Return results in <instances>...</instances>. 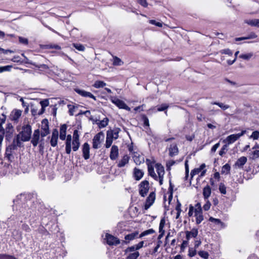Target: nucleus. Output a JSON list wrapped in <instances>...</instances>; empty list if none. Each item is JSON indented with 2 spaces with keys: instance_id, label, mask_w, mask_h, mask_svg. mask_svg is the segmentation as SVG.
I'll list each match as a JSON object with an SVG mask.
<instances>
[{
  "instance_id": "nucleus-1",
  "label": "nucleus",
  "mask_w": 259,
  "mask_h": 259,
  "mask_svg": "<svg viewBox=\"0 0 259 259\" xmlns=\"http://www.w3.org/2000/svg\"><path fill=\"white\" fill-rule=\"evenodd\" d=\"M79 135L78 130H75L73 132V136L68 135L65 142V151L68 154L71 152V148L74 151L78 150L80 147Z\"/></svg>"
},
{
  "instance_id": "nucleus-2",
  "label": "nucleus",
  "mask_w": 259,
  "mask_h": 259,
  "mask_svg": "<svg viewBox=\"0 0 259 259\" xmlns=\"http://www.w3.org/2000/svg\"><path fill=\"white\" fill-rule=\"evenodd\" d=\"M194 214L196 219V223L198 225L203 220V215L202 214V210L201 204L199 202L197 203L194 206L190 205L189 207L188 215L191 217Z\"/></svg>"
},
{
  "instance_id": "nucleus-3",
  "label": "nucleus",
  "mask_w": 259,
  "mask_h": 259,
  "mask_svg": "<svg viewBox=\"0 0 259 259\" xmlns=\"http://www.w3.org/2000/svg\"><path fill=\"white\" fill-rule=\"evenodd\" d=\"M31 132L30 125L27 124L24 126L22 132L19 134L21 137V140L24 142L29 141L31 138Z\"/></svg>"
},
{
  "instance_id": "nucleus-4",
  "label": "nucleus",
  "mask_w": 259,
  "mask_h": 259,
  "mask_svg": "<svg viewBox=\"0 0 259 259\" xmlns=\"http://www.w3.org/2000/svg\"><path fill=\"white\" fill-rule=\"evenodd\" d=\"M246 131L245 130H243L240 133L231 135L228 136L225 140H224L223 142L225 143L228 145L233 144L237 140H238L241 137L243 136L246 133Z\"/></svg>"
},
{
  "instance_id": "nucleus-5",
  "label": "nucleus",
  "mask_w": 259,
  "mask_h": 259,
  "mask_svg": "<svg viewBox=\"0 0 259 259\" xmlns=\"http://www.w3.org/2000/svg\"><path fill=\"white\" fill-rule=\"evenodd\" d=\"M104 134L102 132H100L96 134L93 139V148L94 149H98L100 147L101 143L104 141Z\"/></svg>"
},
{
  "instance_id": "nucleus-6",
  "label": "nucleus",
  "mask_w": 259,
  "mask_h": 259,
  "mask_svg": "<svg viewBox=\"0 0 259 259\" xmlns=\"http://www.w3.org/2000/svg\"><path fill=\"white\" fill-rule=\"evenodd\" d=\"M109 98L110 101L119 108L125 109L127 111L131 110L130 108L123 101L113 96H111Z\"/></svg>"
},
{
  "instance_id": "nucleus-7",
  "label": "nucleus",
  "mask_w": 259,
  "mask_h": 259,
  "mask_svg": "<svg viewBox=\"0 0 259 259\" xmlns=\"http://www.w3.org/2000/svg\"><path fill=\"white\" fill-rule=\"evenodd\" d=\"M21 137L18 135L16 139L13 140V144L6 149V154L7 155H11V150H15L17 149V147L21 146V143L20 142Z\"/></svg>"
},
{
  "instance_id": "nucleus-8",
  "label": "nucleus",
  "mask_w": 259,
  "mask_h": 259,
  "mask_svg": "<svg viewBox=\"0 0 259 259\" xmlns=\"http://www.w3.org/2000/svg\"><path fill=\"white\" fill-rule=\"evenodd\" d=\"M6 116L4 114L0 115V152L2 148V142L4 140L5 135V130L3 127V124L5 122Z\"/></svg>"
},
{
  "instance_id": "nucleus-9",
  "label": "nucleus",
  "mask_w": 259,
  "mask_h": 259,
  "mask_svg": "<svg viewBox=\"0 0 259 259\" xmlns=\"http://www.w3.org/2000/svg\"><path fill=\"white\" fill-rule=\"evenodd\" d=\"M149 189V183L148 181L144 180L141 182L139 185V193L142 197H145Z\"/></svg>"
},
{
  "instance_id": "nucleus-10",
  "label": "nucleus",
  "mask_w": 259,
  "mask_h": 259,
  "mask_svg": "<svg viewBox=\"0 0 259 259\" xmlns=\"http://www.w3.org/2000/svg\"><path fill=\"white\" fill-rule=\"evenodd\" d=\"M49 121L47 119H44L41 122V137L44 138L50 133Z\"/></svg>"
},
{
  "instance_id": "nucleus-11",
  "label": "nucleus",
  "mask_w": 259,
  "mask_h": 259,
  "mask_svg": "<svg viewBox=\"0 0 259 259\" xmlns=\"http://www.w3.org/2000/svg\"><path fill=\"white\" fill-rule=\"evenodd\" d=\"M155 168L156 172L158 175V179L160 185L163 184V176L165 173L164 167L160 164L157 163L155 164Z\"/></svg>"
},
{
  "instance_id": "nucleus-12",
  "label": "nucleus",
  "mask_w": 259,
  "mask_h": 259,
  "mask_svg": "<svg viewBox=\"0 0 259 259\" xmlns=\"http://www.w3.org/2000/svg\"><path fill=\"white\" fill-rule=\"evenodd\" d=\"M205 164L202 163L199 167L195 168L193 169L190 174L191 178L200 172H201L200 177H203L205 175L206 171V170L205 169Z\"/></svg>"
},
{
  "instance_id": "nucleus-13",
  "label": "nucleus",
  "mask_w": 259,
  "mask_h": 259,
  "mask_svg": "<svg viewBox=\"0 0 259 259\" xmlns=\"http://www.w3.org/2000/svg\"><path fill=\"white\" fill-rule=\"evenodd\" d=\"M105 239L109 245H117L120 242V240L117 237L109 234H106Z\"/></svg>"
},
{
  "instance_id": "nucleus-14",
  "label": "nucleus",
  "mask_w": 259,
  "mask_h": 259,
  "mask_svg": "<svg viewBox=\"0 0 259 259\" xmlns=\"http://www.w3.org/2000/svg\"><path fill=\"white\" fill-rule=\"evenodd\" d=\"M22 111L19 109H15L10 115V119L15 123H18L19 119L22 115Z\"/></svg>"
},
{
  "instance_id": "nucleus-15",
  "label": "nucleus",
  "mask_w": 259,
  "mask_h": 259,
  "mask_svg": "<svg viewBox=\"0 0 259 259\" xmlns=\"http://www.w3.org/2000/svg\"><path fill=\"white\" fill-rule=\"evenodd\" d=\"M41 133L39 129L34 131L31 140V143L34 147H36L40 141Z\"/></svg>"
},
{
  "instance_id": "nucleus-16",
  "label": "nucleus",
  "mask_w": 259,
  "mask_h": 259,
  "mask_svg": "<svg viewBox=\"0 0 259 259\" xmlns=\"http://www.w3.org/2000/svg\"><path fill=\"white\" fill-rule=\"evenodd\" d=\"M155 199V194L154 192H151L146 199L145 204V209H148L154 203Z\"/></svg>"
},
{
  "instance_id": "nucleus-17",
  "label": "nucleus",
  "mask_w": 259,
  "mask_h": 259,
  "mask_svg": "<svg viewBox=\"0 0 259 259\" xmlns=\"http://www.w3.org/2000/svg\"><path fill=\"white\" fill-rule=\"evenodd\" d=\"M58 131L57 129H54L52 132L51 139L50 141L52 147H55L57 145L58 139Z\"/></svg>"
},
{
  "instance_id": "nucleus-18",
  "label": "nucleus",
  "mask_w": 259,
  "mask_h": 259,
  "mask_svg": "<svg viewBox=\"0 0 259 259\" xmlns=\"http://www.w3.org/2000/svg\"><path fill=\"white\" fill-rule=\"evenodd\" d=\"M90 145L88 143H85L83 144L82 148V156L85 160L90 158Z\"/></svg>"
},
{
  "instance_id": "nucleus-19",
  "label": "nucleus",
  "mask_w": 259,
  "mask_h": 259,
  "mask_svg": "<svg viewBox=\"0 0 259 259\" xmlns=\"http://www.w3.org/2000/svg\"><path fill=\"white\" fill-rule=\"evenodd\" d=\"M134 162L137 165H140L144 162V156L138 152H134L133 155Z\"/></svg>"
},
{
  "instance_id": "nucleus-20",
  "label": "nucleus",
  "mask_w": 259,
  "mask_h": 259,
  "mask_svg": "<svg viewBox=\"0 0 259 259\" xmlns=\"http://www.w3.org/2000/svg\"><path fill=\"white\" fill-rule=\"evenodd\" d=\"M119 155L118 148L116 145H113L111 149L110 153V158L111 160H114L117 158Z\"/></svg>"
},
{
  "instance_id": "nucleus-21",
  "label": "nucleus",
  "mask_w": 259,
  "mask_h": 259,
  "mask_svg": "<svg viewBox=\"0 0 259 259\" xmlns=\"http://www.w3.org/2000/svg\"><path fill=\"white\" fill-rule=\"evenodd\" d=\"M75 91L77 94L82 97H89L94 99V100H96V97L90 92L80 89H75Z\"/></svg>"
},
{
  "instance_id": "nucleus-22",
  "label": "nucleus",
  "mask_w": 259,
  "mask_h": 259,
  "mask_svg": "<svg viewBox=\"0 0 259 259\" xmlns=\"http://www.w3.org/2000/svg\"><path fill=\"white\" fill-rule=\"evenodd\" d=\"M185 233L186 239L189 241L192 238H196L198 235V231L197 229L193 228L190 231H186Z\"/></svg>"
},
{
  "instance_id": "nucleus-23",
  "label": "nucleus",
  "mask_w": 259,
  "mask_h": 259,
  "mask_svg": "<svg viewBox=\"0 0 259 259\" xmlns=\"http://www.w3.org/2000/svg\"><path fill=\"white\" fill-rule=\"evenodd\" d=\"M144 242L142 241L137 244L128 247L126 248V252H133L135 250H138L144 246Z\"/></svg>"
},
{
  "instance_id": "nucleus-24",
  "label": "nucleus",
  "mask_w": 259,
  "mask_h": 259,
  "mask_svg": "<svg viewBox=\"0 0 259 259\" xmlns=\"http://www.w3.org/2000/svg\"><path fill=\"white\" fill-rule=\"evenodd\" d=\"M247 162V158L245 156L240 157L234 165L235 168H242L243 166Z\"/></svg>"
},
{
  "instance_id": "nucleus-25",
  "label": "nucleus",
  "mask_w": 259,
  "mask_h": 259,
  "mask_svg": "<svg viewBox=\"0 0 259 259\" xmlns=\"http://www.w3.org/2000/svg\"><path fill=\"white\" fill-rule=\"evenodd\" d=\"M66 130H67V126L66 124H63L61 126L60 128V139L61 140H65L66 139V138H67L66 136Z\"/></svg>"
},
{
  "instance_id": "nucleus-26",
  "label": "nucleus",
  "mask_w": 259,
  "mask_h": 259,
  "mask_svg": "<svg viewBox=\"0 0 259 259\" xmlns=\"http://www.w3.org/2000/svg\"><path fill=\"white\" fill-rule=\"evenodd\" d=\"M124 252L127 254L126 259H137L140 255V253L137 250L133 252H126L125 249Z\"/></svg>"
},
{
  "instance_id": "nucleus-27",
  "label": "nucleus",
  "mask_w": 259,
  "mask_h": 259,
  "mask_svg": "<svg viewBox=\"0 0 259 259\" xmlns=\"http://www.w3.org/2000/svg\"><path fill=\"white\" fill-rule=\"evenodd\" d=\"M211 193V188L209 186L207 185L203 188V195L205 199H207L210 196Z\"/></svg>"
},
{
  "instance_id": "nucleus-28",
  "label": "nucleus",
  "mask_w": 259,
  "mask_h": 259,
  "mask_svg": "<svg viewBox=\"0 0 259 259\" xmlns=\"http://www.w3.org/2000/svg\"><path fill=\"white\" fill-rule=\"evenodd\" d=\"M134 174L135 179L136 180H140L143 177L144 172L142 171V170L138 168H135Z\"/></svg>"
},
{
  "instance_id": "nucleus-29",
  "label": "nucleus",
  "mask_w": 259,
  "mask_h": 259,
  "mask_svg": "<svg viewBox=\"0 0 259 259\" xmlns=\"http://www.w3.org/2000/svg\"><path fill=\"white\" fill-rule=\"evenodd\" d=\"M130 157L127 155H124L122 159L119 161L118 166L119 167H123L129 161Z\"/></svg>"
},
{
  "instance_id": "nucleus-30",
  "label": "nucleus",
  "mask_w": 259,
  "mask_h": 259,
  "mask_svg": "<svg viewBox=\"0 0 259 259\" xmlns=\"http://www.w3.org/2000/svg\"><path fill=\"white\" fill-rule=\"evenodd\" d=\"M138 235V232H135L130 234L126 235L124 237V239L126 240H128V242L123 241L124 243H128L130 241L133 240L135 239Z\"/></svg>"
},
{
  "instance_id": "nucleus-31",
  "label": "nucleus",
  "mask_w": 259,
  "mask_h": 259,
  "mask_svg": "<svg viewBox=\"0 0 259 259\" xmlns=\"http://www.w3.org/2000/svg\"><path fill=\"white\" fill-rule=\"evenodd\" d=\"M245 22L251 26H255L259 27V19H249L245 21Z\"/></svg>"
},
{
  "instance_id": "nucleus-32",
  "label": "nucleus",
  "mask_w": 259,
  "mask_h": 259,
  "mask_svg": "<svg viewBox=\"0 0 259 259\" xmlns=\"http://www.w3.org/2000/svg\"><path fill=\"white\" fill-rule=\"evenodd\" d=\"M119 131V130L118 128H116L113 130L107 131V134H109L110 137L112 139H117L118 138Z\"/></svg>"
},
{
  "instance_id": "nucleus-33",
  "label": "nucleus",
  "mask_w": 259,
  "mask_h": 259,
  "mask_svg": "<svg viewBox=\"0 0 259 259\" xmlns=\"http://www.w3.org/2000/svg\"><path fill=\"white\" fill-rule=\"evenodd\" d=\"M169 155L171 156L177 155L178 153V148L176 145H171L169 148Z\"/></svg>"
},
{
  "instance_id": "nucleus-34",
  "label": "nucleus",
  "mask_w": 259,
  "mask_h": 259,
  "mask_svg": "<svg viewBox=\"0 0 259 259\" xmlns=\"http://www.w3.org/2000/svg\"><path fill=\"white\" fill-rule=\"evenodd\" d=\"M106 85V83L104 82L103 81L101 80H97L95 82L93 86L96 88V89H99L101 88H103Z\"/></svg>"
},
{
  "instance_id": "nucleus-35",
  "label": "nucleus",
  "mask_w": 259,
  "mask_h": 259,
  "mask_svg": "<svg viewBox=\"0 0 259 259\" xmlns=\"http://www.w3.org/2000/svg\"><path fill=\"white\" fill-rule=\"evenodd\" d=\"M209 221L211 222L214 223L216 225L220 226V228L224 227V223L222 222L219 219L210 217Z\"/></svg>"
},
{
  "instance_id": "nucleus-36",
  "label": "nucleus",
  "mask_w": 259,
  "mask_h": 259,
  "mask_svg": "<svg viewBox=\"0 0 259 259\" xmlns=\"http://www.w3.org/2000/svg\"><path fill=\"white\" fill-rule=\"evenodd\" d=\"M109 120L107 118H104L103 120L97 123L99 128H103L106 127L108 124Z\"/></svg>"
},
{
  "instance_id": "nucleus-37",
  "label": "nucleus",
  "mask_w": 259,
  "mask_h": 259,
  "mask_svg": "<svg viewBox=\"0 0 259 259\" xmlns=\"http://www.w3.org/2000/svg\"><path fill=\"white\" fill-rule=\"evenodd\" d=\"M123 64V62L116 56L113 57V65L114 66H121Z\"/></svg>"
},
{
  "instance_id": "nucleus-38",
  "label": "nucleus",
  "mask_w": 259,
  "mask_h": 259,
  "mask_svg": "<svg viewBox=\"0 0 259 259\" xmlns=\"http://www.w3.org/2000/svg\"><path fill=\"white\" fill-rule=\"evenodd\" d=\"M113 142V139L110 137L109 134H107L105 147L106 148H109Z\"/></svg>"
},
{
  "instance_id": "nucleus-39",
  "label": "nucleus",
  "mask_w": 259,
  "mask_h": 259,
  "mask_svg": "<svg viewBox=\"0 0 259 259\" xmlns=\"http://www.w3.org/2000/svg\"><path fill=\"white\" fill-rule=\"evenodd\" d=\"M155 233V231L153 229H150L144 231L142 233H141L139 236V238H142L144 236L148 235L149 234H152Z\"/></svg>"
},
{
  "instance_id": "nucleus-40",
  "label": "nucleus",
  "mask_w": 259,
  "mask_h": 259,
  "mask_svg": "<svg viewBox=\"0 0 259 259\" xmlns=\"http://www.w3.org/2000/svg\"><path fill=\"white\" fill-rule=\"evenodd\" d=\"M253 56L252 53H249L247 54H241L239 56V58L245 60H249Z\"/></svg>"
},
{
  "instance_id": "nucleus-41",
  "label": "nucleus",
  "mask_w": 259,
  "mask_h": 259,
  "mask_svg": "<svg viewBox=\"0 0 259 259\" xmlns=\"http://www.w3.org/2000/svg\"><path fill=\"white\" fill-rule=\"evenodd\" d=\"M148 172L151 177L153 178L155 180H158V177L154 172V168L152 167H148Z\"/></svg>"
},
{
  "instance_id": "nucleus-42",
  "label": "nucleus",
  "mask_w": 259,
  "mask_h": 259,
  "mask_svg": "<svg viewBox=\"0 0 259 259\" xmlns=\"http://www.w3.org/2000/svg\"><path fill=\"white\" fill-rule=\"evenodd\" d=\"M211 104L213 105H217L219 106L220 108H221L224 110H225L229 108V106L228 105H225L222 103H219V102H212Z\"/></svg>"
},
{
  "instance_id": "nucleus-43",
  "label": "nucleus",
  "mask_w": 259,
  "mask_h": 259,
  "mask_svg": "<svg viewBox=\"0 0 259 259\" xmlns=\"http://www.w3.org/2000/svg\"><path fill=\"white\" fill-rule=\"evenodd\" d=\"M228 145L227 144H226L222 147L221 149L219 151L220 155L223 156L224 154H225L226 153V152L228 151Z\"/></svg>"
},
{
  "instance_id": "nucleus-44",
  "label": "nucleus",
  "mask_w": 259,
  "mask_h": 259,
  "mask_svg": "<svg viewBox=\"0 0 259 259\" xmlns=\"http://www.w3.org/2000/svg\"><path fill=\"white\" fill-rule=\"evenodd\" d=\"M12 68V65L0 66V73H2L5 71H10Z\"/></svg>"
},
{
  "instance_id": "nucleus-45",
  "label": "nucleus",
  "mask_w": 259,
  "mask_h": 259,
  "mask_svg": "<svg viewBox=\"0 0 259 259\" xmlns=\"http://www.w3.org/2000/svg\"><path fill=\"white\" fill-rule=\"evenodd\" d=\"M258 158H259V150H254L251 154L250 158L253 160H254Z\"/></svg>"
},
{
  "instance_id": "nucleus-46",
  "label": "nucleus",
  "mask_w": 259,
  "mask_h": 259,
  "mask_svg": "<svg viewBox=\"0 0 259 259\" xmlns=\"http://www.w3.org/2000/svg\"><path fill=\"white\" fill-rule=\"evenodd\" d=\"M73 46L79 51H84L85 50L84 47L80 44H73Z\"/></svg>"
},
{
  "instance_id": "nucleus-47",
  "label": "nucleus",
  "mask_w": 259,
  "mask_h": 259,
  "mask_svg": "<svg viewBox=\"0 0 259 259\" xmlns=\"http://www.w3.org/2000/svg\"><path fill=\"white\" fill-rule=\"evenodd\" d=\"M198 253L199 256L204 259H207L209 256L208 252L205 251H199Z\"/></svg>"
},
{
  "instance_id": "nucleus-48",
  "label": "nucleus",
  "mask_w": 259,
  "mask_h": 259,
  "mask_svg": "<svg viewBox=\"0 0 259 259\" xmlns=\"http://www.w3.org/2000/svg\"><path fill=\"white\" fill-rule=\"evenodd\" d=\"M230 170V166L228 164H226L224 165L222 169V173L228 174Z\"/></svg>"
},
{
  "instance_id": "nucleus-49",
  "label": "nucleus",
  "mask_w": 259,
  "mask_h": 259,
  "mask_svg": "<svg viewBox=\"0 0 259 259\" xmlns=\"http://www.w3.org/2000/svg\"><path fill=\"white\" fill-rule=\"evenodd\" d=\"M249 138L254 140H257L259 138V132L257 131L253 132Z\"/></svg>"
},
{
  "instance_id": "nucleus-50",
  "label": "nucleus",
  "mask_w": 259,
  "mask_h": 259,
  "mask_svg": "<svg viewBox=\"0 0 259 259\" xmlns=\"http://www.w3.org/2000/svg\"><path fill=\"white\" fill-rule=\"evenodd\" d=\"M196 254V249L190 248L188 251V255L190 257L194 256Z\"/></svg>"
},
{
  "instance_id": "nucleus-51",
  "label": "nucleus",
  "mask_w": 259,
  "mask_h": 259,
  "mask_svg": "<svg viewBox=\"0 0 259 259\" xmlns=\"http://www.w3.org/2000/svg\"><path fill=\"white\" fill-rule=\"evenodd\" d=\"M165 222L164 219H162L160 220L159 227V232H162V231L164 230L163 228H164V226L165 225Z\"/></svg>"
},
{
  "instance_id": "nucleus-52",
  "label": "nucleus",
  "mask_w": 259,
  "mask_h": 259,
  "mask_svg": "<svg viewBox=\"0 0 259 259\" xmlns=\"http://www.w3.org/2000/svg\"><path fill=\"white\" fill-rule=\"evenodd\" d=\"M168 105L166 104H162L160 107H158V111H162L166 110L168 108Z\"/></svg>"
},
{
  "instance_id": "nucleus-53",
  "label": "nucleus",
  "mask_w": 259,
  "mask_h": 259,
  "mask_svg": "<svg viewBox=\"0 0 259 259\" xmlns=\"http://www.w3.org/2000/svg\"><path fill=\"white\" fill-rule=\"evenodd\" d=\"M68 108L69 109V112L70 115H73L75 111V107L74 106L72 105H68Z\"/></svg>"
},
{
  "instance_id": "nucleus-54",
  "label": "nucleus",
  "mask_w": 259,
  "mask_h": 259,
  "mask_svg": "<svg viewBox=\"0 0 259 259\" xmlns=\"http://www.w3.org/2000/svg\"><path fill=\"white\" fill-rule=\"evenodd\" d=\"M149 23L151 24L155 25L159 27H162L163 25V24L162 23L159 22H156L154 20H150L149 21Z\"/></svg>"
},
{
  "instance_id": "nucleus-55",
  "label": "nucleus",
  "mask_w": 259,
  "mask_h": 259,
  "mask_svg": "<svg viewBox=\"0 0 259 259\" xmlns=\"http://www.w3.org/2000/svg\"><path fill=\"white\" fill-rule=\"evenodd\" d=\"M221 54H227L229 56H232L233 55V52L229 49H224L220 51Z\"/></svg>"
},
{
  "instance_id": "nucleus-56",
  "label": "nucleus",
  "mask_w": 259,
  "mask_h": 259,
  "mask_svg": "<svg viewBox=\"0 0 259 259\" xmlns=\"http://www.w3.org/2000/svg\"><path fill=\"white\" fill-rule=\"evenodd\" d=\"M219 190L221 193L225 194L226 193V187L223 184H221L219 186Z\"/></svg>"
},
{
  "instance_id": "nucleus-57",
  "label": "nucleus",
  "mask_w": 259,
  "mask_h": 259,
  "mask_svg": "<svg viewBox=\"0 0 259 259\" xmlns=\"http://www.w3.org/2000/svg\"><path fill=\"white\" fill-rule=\"evenodd\" d=\"M162 243V241L160 240L158 241L157 245L154 248L152 254H154L158 251V250Z\"/></svg>"
},
{
  "instance_id": "nucleus-58",
  "label": "nucleus",
  "mask_w": 259,
  "mask_h": 259,
  "mask_svg": "<svg viewBox=\"0 0 259 259\" xmlns=\"http://www.w3.org/2000/svg\"><path fill=\"white\" fill-rule=\"evenodd\" d=\"M211 206V203L209 201H207L206 203L203 205V208L204 210L207 211L209 209Z\"/></svg>"
},
{
  "instance_id": "nucleus-59",
  "label": "nucleus",
  "mask_w": 259,
  "mask_h": 259,
  "mask_svg": "<svg viewBox=\"0 0 259 259\" xmlns=\"http://www.w3.org/2000/svg\"><path fill=\"white\" fill-rule=\"evenodd\" d=\"M188 244V240H184L181 245V249L184 251Z\"/></svg>"
},
{
  "instance_id": "nucleus-60",
  "label": "nucleus",
  "mask_w": 259,
  "mask_h": 259,
  "mask_svg": "<svg viewBox=\"0 0 259 259\" xmlns=\"http://www.w3.org/2000/svg\"><path fill=\"white\" fill-rule=\"evenodd\" d=\"M19 40L20 43L24 45H27L28 42V39L27 38L22 37H19Z\"/></svg>"
},
{
  "instance_id": "nucleus-61",
  "label": "nucleus",
  "mask_w": 259,
  "mask_h": 259,
  "mask_svg": "<svg viewBox=\"0 0 259 259\" xmlns=\"http://www.w3.org/2000/svg\"><path fill=\"white\" fill-rule=\"evenodd\" d=\"M138 2L143 7H147L148 6V3L146 0H137Z\"/></svg>"
},
{
  "instance_id": "nucleus-62",
  "label": "nucleus",
  "mask_w": 259,
  "mask_h": 259,
  "mask_svg": "<svg viewBox=\"0 0 259 259\" xmlns=\"http://www.w3.org/2000/svg\"><path fill=\"white\" fill-rule=\"evenodd\" d=\"M219 146H220V143H218L215 144L211 148V152L212 153H214L216 151L217 149L219 147Z\"/></svg>"
},
{
  "instance_id": "nucleus-63",
  "label": "nucleus",
  "mask_w": 259,
  "mask_h": 259,
  "mask_svg": "<svg viewBox=\"0 0 259 259\" xmlns=\"http://www.w3.org/2000/svg\"><path fill=\"white\" fill-rule=\"evenodd\" d=\"M143 120L144 122V124L145 125L149 126V119L146 116H143Z\"/></svg>"
},
{
  "instance_id": "nucleus-64",
  "label": "nucleus",
  "mask_w": 259,
  "mask_h": 259,
  "mask_svg": "<svg viewBox=\"0 0 259 259\" xmlns=\"http://www.w3.org/2000/svg\"><path fill=\"white\" fill-rule=\"evenodd\" d=\"M0 259H16L15 257L7 255H0Z\"/></svg>"
}]
</instances>
